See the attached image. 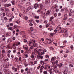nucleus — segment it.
<instances>
[{
	"instance_id": "obj_1",
	"label": "nucleus",
	"mask_w": 74,
	"mask_h": 74,
	"mask_svg": "<svg viewBox=\"0 0 74 74\" xmlns=\"http://www.w3.org/2000/svg\"><path fill=\"white\" fill-rule=\"evenodd\" d=\"M36 46L33 47L32 46V47H30L29 49V51H32L33 49L34 50V51L36 53H38V54L40 53L38 52V50H37V48H38V45L37 44H35Z\"/></svg>"
},
{
	"instance_id": "obj_2",
	"label": "nucleus",
	"mask_w": 74,
	"mask_h": 74,
	"mask_svg": "<svg viewBox=\"0 0 74 74\" xmlns=\"http://www.w3.org/2000/svg\"><path fill=\"white\" fill-rule=\"evenodd\" d=\"M36 43H35V41L34 40H33L31 42H29V46H31V47H34L36 45Z\"/></svg>"
},
{
	"instance_id": "obj_3",
	"label": "nucleus",
	"mask_w": 74,
	"mask_h": 74,
	"mask_svg": "<svg viewBox=\"0 0 74 74\" xmlns=\"http://www.w3.org/2000/svg\"><path fill=\"white\" fill-rule=\"evenodd\" d=\"M39 5L40 6V7H41L42 8V9L43 8L42 7V5L41 4H40L39 5L38 4L36 3L34 5V8L35 9H36L37 8V7L39 8Z\"/></svg>"
},
{
	"instance_id": "obj_4",
	"label": "nucleus",
	"mask_w": 74,
	"mask_h": 74,
	"mask_svg": "<svg viewBox=\"0 0 74 74\" xmlns=\"http://www.w3.org/2000/svg\"><path fill=\"white\" fill-rule=\"evenodd\" d=\"M46 40H47V42H46V43H45L44 42H43L45 44V45H46V44H50L51 43V42L52 41H53V40H51V39H49L48 38H46Z\"/></svg>"
},
{
	"instance_id": "obj_5",
	"label": "nucleus",
	"mask_w": 74,
	"mask_h": 74,
	"mask_svg": "<svg viewBox=\"0 0 74 74\" xmlns=\"http://www.w3.org/2000/svg\"><path fill=\"white\" fill-rule=\"evenodd\" d=\"M63 32H64L63 35L64 37H67L68 36V34H67V30H64L63 31Z\"/></svg>"
},
{
	"instance_id": "obj_6",
	"label": "nucleus",
	"mask_w": 74,
	"mask_h": 74,
	"mask_svg": "<svg viewBox=\"0 0 74 74\" xmlns=\"http://www.w3.org/2000/svg\"><path fill=\"white\" fill-rule=\"evenodd\" d=\"M57 28H58V31H60V33H62V29H61V27L60 25H58Z\"/></svg>"
},
{
	"instance_id": "obj_7",
	"label": "nucleus",
	"mask_w": 74,
	"mask_h": 74,
	"mask_svg": "<svg viewBox=\"0 0 74 74\" xmlns=\"http://www.w3.org/2000/svg\"><path fill=\"white\" fill-rule=\"evenodd\" d=\"M37 58L38 59H42L43 58V56H41V55L38 54L37 56Z\"/></svg>"
},
{
	"instance_id": "obj_8",
	"label": "nucleus",
	"mask_w": 74,
	"mask_h": 74,
	"mask_svg": "<svg viewBox=\"0 0 74 74\" xmlns=\"http://www.w3.org/2000/svg\"><path fill=\"white\" fill-rule=\"evenodd\" d=\"M23 48L25 49V50H27V49H28V47L26 45H23Z\"/></svg>"
},
{
	"instance_id": "obj_9",
	"label": "nucleus",
	"mask_w": 74,
	"mask_h": 74,
	"mask_svg": "<svg viewBox=\"0 0 74 74\" xmlns=\"http://www.w3.org/2000/svg\"><path fill=\"white\" fill-rule=\"evenodd\" d=\"M50 14L49 12H45L44 15H46L47 16H48V15H49V14Z\"/></svg>"
},
{
	"instance_id": "obj_10",
	"label": "nucleus",
	"mask_w": 74,
	"mask_h": 74,
	"mask_svg": "<svg viewBox=\"0 0 74 74\" xmlns=\"http://www.w3.org/2000/svg\"><path fill=\"white\" fill-rule=\"evenodd\" d=\"M15 44V45H16V46L20 45H21V43H20V42H16Z\"/></svg>"
},
{
	"instance_id": "obj_11",
	"label": "nucleus",
	"mask_w": 74,
	"mask_h": 74,
	"mask_svg": "<svg viewBox=\"0 0 74 74\" xmlns=\"http://www.w3.org/2000/svg\"><path fill=\"white\" fill-rule=\"evenodd\" d=\"M56 59V57L55 56L52 57L51 59V62H52V61H54V60H55Z\"/></svg>"
},
{
	"instance_id": "obj_12",
	"label": "nucleus",
	"mask_w": 74,
	"mask_h": 74,
	"mask_svg": "<svg viewBox=\"0 0 74 74\" xmlns=\"http://www.w3.org/2000/svg\"><path fill=\"white\" fill-rule=\"evenodd\" d=\"M67 15L66 14H65L64 15V19H63V21H64V20H66L67 19Z\"/></svg>"
},
{
	"instance_id": "obj_13",
	"label": "nucleus",
	"mask_w": 74,
	"mask_h": 74,
	"mask_svg": "<svg viewBox=\"0 0 74 74\" xmlns=\"http://www.w3.org/2000/svg\"><path fill=\"white\" fill-rule=\"evenodd\" d=\"M10 35H11V32H10L6 33V36L7 37H8V36H10Z\"/></svg>"
},
{
	"instance_id": "obj_14",
	"label": "nucleus",
	"mask_w": 74,
	"mask_h": 74,
	"mask_svg": "<svg viewBox=\"0 0 74 74\" xmlns=\"http://www.w3.org/2000/svg\"><path fill=\"white\" fill-rule=\"evenodd\" d=\"M32 7L31 6H29V7L27 8L26 11V12H28L30 9H31Z\"/></svg>"
},
{
	"instance_id": "obj_15",
	"label": "nucleus",
	"mask_w": 74,
	"mask_h": 74,
	"mask_svg": "<svg viewBox=\"0 0 74 74\" xmlns=\"http://www.w3.org/2000/svg\"><path fill=\"white\" fill-rule=\"evenodd\" d=\"M31 36L32 37H33V38H37V36L34 34L33 35L32 34Z\"/></svg>"
},
{
	"instance_id": "obj_16",
	"label": "nucleus",
	"mask_w": 74,
	"mask_h": 74,
	"mask_svg": "<svg viewBox=\"0 0 74 74\" xmlns=\"http://www.w3.org/2000/svg\"><path fill=\"white\" fill-rule=\"evenodd\" d=\"M34 15H35L34 16V18L35 19H39V16L36 15L35 14H34Z\"/></svg>"
},
{
	"instance_id": "obj_17",
	"label": "nucleus",
	"mask_w": 74,
	"mask_h": 74,
	"mask_svg": "<svg viewBox=\"0 0 74 74\" xmlns=\"http://www.w3.org/2000/svg\"><path fill=\"white\" fill-rule=\"evenodd\" d=\"M67 8H64L62 10H61L62 11H64L65 12H66L67 11Z\"/></svg>"
},
{
	"instance_id": "obj_18",
	"label": "nucleus",
	"mask_w": 74,
	"mask_h": 74,
	"mask_svg": "<svg viewBox=\"0 0 74 74\" xmlns=\"http://www.w3.org/2000/svg\"><path fill=\"white\" fill-rule=\"evenodd\" d=\"M3 71L5 74H7V73L8 72V70H7L6 69H4Z\"/></svg>"
},
{
	"instance_id": "obj_19",
	"label": "nucleus",
	"mask_w": 74,
	"mask_h": 74,
	"mask_svg": "<svg viewBox=\"0 0 74 74\" xmlns=\"http://www.w3.org/2000/svg\"><path fill=\"white\" fill-rule=\"evenodd\" d=\"M50 2V0H46L45 3L48 4Z\"/></svg>"
},
{
	"instance_id": "obj_20",
	"label": "nucleus",
	"mask_w": 74,
	"mask_h": 74,
	"mask_svg": "<svg viewBox=\"0 0 74 74\" xmlns=\"http://www.w3.org/2000/svg\"><path fill=\"white\" fill-rule=\"evenodd\" d=\"M4 11L5 12H8L10 11V10H9V9H8V8H5Z\"/></svg>"
},
{
	"instance_id": "obj_21",
	"label": "nucleus",
	"mask_w": 74,
	"mask_h": 74,
	"mask_svg": "<svg viewBox=\"0 0 74 74\" xmlns=\"http://www.w3.org/2000/svg\"><path fill=\"white\" fill-rule=\"evenodd\" d=\"M5 5L6 6V7H10V6H11V5L10 3H9L8 4H5Z\"/></svg>"
},
{
	"instance_id": "obj_22",
	"label": "nucleus",
	"mask_w": 74,
	"mask_h": 74,
	"mask_svg": "<svg viewBox=\"0 0 74 74\" xmlns=\"http://www.w3.org/2000/svg\"><path fill=\"white\" fill-rule=\"evenodd\" d=\"M53 7L54 9H56V8H58V5H54L53 6Z\"/></svg>"
},
{
	"instance_id": "obj_23",
	"label": "nucleus",
	"mask_w": 74,
	"mask_h": 74,
	"mask_svg": "<svg viewBox=\"0 0 74 74\" xmlns=\"http://www.w3.org/2000/svg\"><path fill=\"white\" fill-rule=\"evenodd\" d=\"M55 64V62H52V67H54Z\"/></svg>"
},
{
	"instance_id": "obj_24",
	"label": "nucleus",
	"mask_w": 74,
	"mask_h": 74,
	"mask_svg": "<svg viewBox=\"0 0 74 74\" xmlns=\"http://www.w3.org/2000/svg\"><path fill=\"white\" fill-rule=\"evenodd\" d=\"M15 60L16 62H18L19 61V59H18V58H16L15 59Z\"/></svg>"
},
{
	"instance_id": "obj_25",
	"label": "nucleus",
	"mask_w": 74,
	"mask_h": 74,
	"mask_svg": "<svg viewBox=\"0 0 74 74\" xmlns=\"http://www.w3.org/2000/svg\"><path fill=\"white\" fill-rule=\"evenodd\" d=\"M67 71L66 70H65L63 71V73L65 74H66L67 73Z\"/></svg>"
},
{
	"instance_id": "obj_26",
	"label": "nucleus",
	"mask_w": 74,
	"mask_h": 74,
	"mask_svg": "<svg viewBox=\"0 0 74 74\" xmlns=\"http://www.w3.org/2000/svg\"><path fill=\"white\" fill-rule=\"evenodd\" d=\"M29 64L31 65V66H34V64H33V62H30Z\"/></svg>"
},
{
	"instance_id": "obj_27",
	"label": "nucleus",
	"mask_w": 74,
	"mask_h": 74,
	"mask_svg": "<svg viewBox=\"0 0 74 74\" xmlns=\"http://www.w3.org/2000/svg\"><path fill=\"white\" fill-rule=\"evenodd\" d=\"M52 69H51L49 70V72L50 74H52Z\"/></svg>"
},
{
	"instance_id": "obj_28",
	"label": "nucleus",
	"mask_w": 74,
	"mask_h": 74,
	"mask_svg": "<svg viewBox=\"0 0 74 74\" xmlns=\"http://www.w3.org/2000/svg\"><path fill=\"white\" fill-rule=\"evenodd\" d=\"M55 35V34L54 33H51L49 34V36L50 37H52L53 36H54Z\"/></svg>"
},
{
	"instance_id": "obj_29",
	"label": "nucleus",
	"mask_w": 74,
	"mask_h": 74,
	"mask_svg": "<svg viewBox=\"0 0 74 74\" xmlns=\"http://www.w3.org/2000/svg\"><path fill=\"white\" fill-rule=\"evenodd\" d=\"M24 65H25V67H27V66L29 65V64L27 63H24Z\"/></svg>"
},
{
	"instance_id": "obj_30",
	"label": "nucleus",
	"mask_w": 74,
	"mask_h": 74,
	"mask_svg": "<svg viewBox=\"0 0 74 74\" xmlns=\"http://www.w3.org/2000/svg\"><path fill=\"white\" fill-rule=\"evenodd\" d=\"M69 21L71 23H72V22H73V19L72 18H70L69 19Z\"/></svg>"
},
{
	"instance_id": "obj_31",
	"label": "nucleus",
	"mask_w": 74,
	"mask_h": 74,
	"mask_svg": "<svg viewBox=\"0 0 74 74\" xmlns=\"http://www.w3.org/2000/svg\"><path fill=\"white\" fill-rule=\"evenodd\" d=\"M43 49H39L38 50V51L39 52H42V51H43Z\"/></svg>"
},
{
	"instance_id": "obj_32",
	"label": "nucleus",
	"mask_w": 74,
	"mask_h": 74,
	"mask_svg": "<svg viewBox=\"0 0 74 74\" xmlns=\"http://www.w3.org/2000/svg\"><path fill=\"white\" fill-rule=\"evenodd\" d=\"M26 5L28 6L30 5V3L29 2H27L26 3Z\"/></svg>"
},
{
	"instance_id": "obj_33",
	"label": "nucleus",
	"mask_w": 74,
	"mask_h": 74,
	"mask_svg": "<svg viewBox=\"0 0 74 74\" xmlns=\"http://www.w3.org/2000/svg\"><path fill=\"white\" fill-rule=\"evenodd\" d=\"M69 10H70V12L71 13H72V14H73V12H74V11H73V10H72V9H69Z\"/></svg>"
},
{
	"instance_id": "obj_34",
	"label": "nucleus",
	"mask_w": 74,
	"mask_h": 74,
	"mask_svg": "<svg viewBox=\"0 0 74 74\" xmlns=\"http://www.w3.org/2000/svg\"><path fill=\"white\" fill-rule=\"evenodd\" d=\"M58 28H56V29L54 30V32H55L56 33H57V31H58Z\"/></svg>"
},
{
	"instance_id": "obj_35",
	"label": "nucleus",
	"mask_w": 74,
	"mask_h": 74,
	"mask_svg": "<svg viewBox=\"0 0 74 74\" xmlns=\"http://www.w3.org/2000/svg\"><path fill=\"white\" fill-rule=\"evenodd\" d=\"M28 22L29 23H32V20H30L28 21Z\"/></svg>"
},
{
	"instance_id": "obj_36",
	"label": "nucleus",
	"mask_w": 74,
	"mask_h": 74,
	"mask_svg": "<svg viewBox=\"0 0 74 74\" xmlns=\"http://www.w3.org/2000/svg\"><path fill=\"white\" fill-rule=\"evenodd\" d=\"M14 72H15V73H16L17 71H18V69H17V68H15L14 69Z\"/></svg>"
},
{
	"instance_id": "obj_37",
	"label": "nucleus",
	"mask_w": 74,
	"mask_h": 74,
	"mask_svg": "<svg viewBox=\"0 0 74 74\" xmlns=\"http://www.w3.org/2000/svg\"><path fill=\"white\" fill-rule=\"evenodd\" d=\"M29 15H30V16H31V15H34V14L32 12H30L29 13Z\"/></svg>"
},
{
	"instance_id": "obj_38",
	"label": "nucleus",
	"mask_w": 74,
	"mask_h": 74,
	"mask_svg": "<svg viewBox=\"0 0 74 74\" xmlns=\"http://www.w3.org/2000/svg\"><path fill=\"white\" fill-rule=\"evenodd\" d=\"M45 58H49V55H46L45 56Z\"/></svg>"
},
{
	"instance_id": "obj_39",
	"label": "nucleus",
	"mask_w": 74,
	"mask_h": 74,
	"mask_svg": "<svg viewBox=\"0 0 74 74\" xmlns=\"http://www.w3.org/2000/svg\"><path fill=\"white\" fill-rule=\"evenodd\" d=\"M8 60H9V59L8 58H7L4 60L5 62H7V61H8Z\"/></svg>"
},
{
	"instance_id": "obj_40",
	"label": "nucleus",
	"mask_w": 74,
	"mask_h": 74,
	"mask_svg": "<svg viewBox=\"0 0 74 74\" xmlns=\"http://www.w3.org/2000/svg\"><path fill=\"white\" fill-rule=\"evenodd\" d=\"M40 54L41 55H44L45 54V53H44V52L43 51L40 53Z\"/></svg>"
},
{
	"instance_id": "obj_41",
	"label": "nucleus",
	"mask_w": 74,
	"mask_h": 74,
	"mask_svg": "<svg viewBox=\"0 0 74 74\" xmlns=\"http://www.w3.org/2000/svg\"><path fill=\"white\" fill-rule=\"evenodd\" d=\"M37 64V61H35L34 62V64Z\"/></svg>"
},
{
	"instance_id": "obj_42",
	"label": "nucleus",
	"mask_w": 74,
	"mask_h": 74,
	"mask_svg": "<svg viewBox=\"0 0 74 74\" xmlns=\"http://www.w3.org/2000/svg\"><path fill=\"white\" fill-rule=\"evenodd\" d=\"M40 67H41V65L39 64L38 66L37 69H40Z\"/></svg>"
},
{
	"instance_id": "obj_43",
	"label": "nucleus",
	"mask_w": 74,
	"mask_h": 74,
	"mask_svg": "<svg viewBox=\"0 0 74 74\" xmlns=\"http://www.w3.org/2000/svg\"><path fill=\"white\" fill-rule=\"evenodd\" d=\"M30 56L32 59H34V55H32Z\"/></svg>"
},
{
	"instance_id": "obj_44",
	"label": "nucleus",
	"mask_w": 74,
	"mask_h": 74,
	"mask_svg": "<svg viewBox=\"0 0 74 74\" xmlns=\"http://www.w3.org/2000/svg\"><path fill=\"white\" fill-rule=\"evenodd\" d=\"M12 5H15V2L14 1H12Z\"/></svg>"
},
{
	"instance_id": "obj_45",
	"label": "nucleus",
	"mask_w": 74,
	"mask_h": 74,
	"mask_svg": "<svg viewBox=\"0 0 74 74\" xmlns=\"http://www.w3.org/2000/svg\"><path fill=\"white\" fill-rule=\"evenodd\" d=\"M24 19L26 20H27V19H28V17L27 16H25L24 17Z\"/></svg>"
},
{
	"instance_id": "obj_46",
	"label": "nucleus",
	"mask_w": 74,
	"mask_h": 74,
	"mask_svg": "<svg viewBox=\"0 0 74 74\" xmlns=\"http://www.w3.org/2000/svg\"><path fill=\"white\" fill-rule=\"evenodd\" d=\"M1 48L3 49V48H4V45H1Z\"/></svg>"
},
{
	"instance_id": "obj_47",
	"label": "nucleus",
	"mask_w": 74,
	"mask_h": 74,
	"mask_svg": "<svg viewBox=\"0 0 74 74\" xmlns=\"http://www.w3.org/2000/svg\"><path fill=\"white\" fill-rule=\"evenodd\" d=\"M21 72L22 73H23L24 72V70L23 69H21Z\"/></svg>"
},
{
	"instance_id": "obj_48",
	"label": "nucleus",
	"mask_w": 74,
	"mask_h": 74,
	"mask_svg": "<svg viewBox=\"0 0 74 74\" xmlns=\"http://www.w3.org/2000/svg\"><path fill=\"white\" fill-rule=\"evenodd\" d=\"M47 71H44L43 72V73L44 74H47Z\"/></svg>"
},
{
	"instance_id": "obj_49",
	"label": "nucleus",
	"mask_w": 74,
	"mask_h": 74,
	"mask_svg": "<svg viewBox=\"0 0 74 74\" xmlns=\"http://www.w3.org/2000/svg\"><path fill=\"white\" fill-rule=\"evenodd\" d=\"M53 71H56V68L55 67L53 69Z\"/></svg>"
},
{
	"instance_id": "obj_50",
	"label": "nucleus",
	"mask_w": 74,
	"mask_h": 74,
	"mask_svg": "<svg viewBox=\"0 0 74 74\" xmlns=\"http://www.w3.org/2000/svg\"><path fill=\"white\" fill-rule=\"evenodd\" d=\"M44 23H48V21L47 20H46L44 22Z\"/></svg>"
},
{
	"instance_id": "obj_51",
	"label": "nucleus",
	"mask_w": 74,
	"mask_h": 74,
	"mask_svg": "<svg viewBox=\"0 0 74 74\" xmlns=\"http://www.w3.org/2000/svg\"><path fill=\"white\" fill-rule=\"evenodd\" d=\"M2 52L3 53H5V50H4V49H3L2 50Z\"/></svg>"
},
{
	"instance_id": "obj_52",
	"label": "nucleus",
	"mask_w": 74,
	"mask_h": 74,
	"mask_svg": "<svg viewBox=\"0 0 74 74\" xmlns=\"http://www.w3.org/2000/svg\"><path fill=\"white\" fill-rule=\"evenodd\" d=\"M48 30H50V31H51V30H53V29H52V28H48Z\"/></svg>"
},
{
	"instance_id": "obj_53",
	"label": "nucleus",
	"mask_w": 74,
	"mask_h": 74,
	"mask_svg": "<svg viewBox=\"0 0 74 74\" xmlns=\"http://www.w3.org/2000/svg\"><path fill=\"white\" fill-rule=\"evenodd\" d=\"M55 64H58V60H56L55 62Z\"/></svg>"
},
{
	"instance_id": "obj_54",
	"label": "nucleus",
	"mask_w": 74,
	"mask_h": 74,
	"mask_svg": "<svg viewBox=\"0 0 74 74\" xmlns=\"http://www.w3.org/2000/svg\"><path fill=\"white\" fill-rule=\"evenodd\" d=\"M1 10H3V11H4V10H5V9H4V8L3 7H2L1 8Z\"/></svg>"
},
{
	"instance_id": "obj_55",
	"label": "nucleus",
	"mask_w": 74,
	"mask_h": 74,
	"mask_svg": "<svg viewBox=\"0 0 74 74\" xmlns=\"http://www.w3.org/2000/svg\"><path fill=\"white\" fill-rule=\"evenodd\" d=\"M27 74H32V73H31L30 71H28L27 72Z\"/></svg>"
},
{
	"instance_id": "obj_56",
	"label": "nucleus",
	"mask_w": 74,
	"mask_h": 74,
	"mask_svg": "<svg viewBox=\"0 0 74 74\" xmlns=\"http://www.w3.org/2000/svg\"><path fill=\"white\" fill-rule=\"evenodd\" d=\"M72 15H73V13L70 12L69 14V16H71Z\"/></svg>"
},
{
	"instance_id": "obj_57",
	"label": "nucleus",
	"mask_w": 74,
	"mask_h": 74,
	"mask_svg": "<svg viewBox=\"0 0 74 74\" xmlns=\"http://www.w3.org/2000/svg\"><path fill=\"white\" fill-rule=\"evenodd\" d=\"M69 52H70V51L68 49L67 50V51H66V53H69Z\"/></svg>"
},
{
	"instance_id": "obj_58",
	"label": "nucleus",
	"mask_w": 74,
	"mask_h": 74,
	"mask_svg": "<svg viewBox=\"0 0 74 74\" xmlns=\"http://www.w3.org/2000/svg\"><path fill=\"white\" fill-rule=\"evenodd\" d=\"M1 1H2V2H6V0H1Z\"/></svg>"
},
{
	"instance_id": "obj_59",
	"label": "nucleus",
	"mask_w": 74,
	"mask_h": 74,
	"mask_svg": "<svg viewBox=\"0 0 74 74\" xmlns=\"http://www.w3.org/2000/svg\"><path fill=\"white\" fill-rule=\"evenodd\" d=\"M7 46V48H10V46L9 45H8Z\"/></svg>"
},
{
	"instance_id": "obj_60",
	"label": "nucleus",
	"mask_w": 74,
	"mask_h": 74,
	"mask_svg": "<svg viewBox=\"0 0 74 74\" xmlns=\"http://www.w3.org/2000/svg\"><path fill=\"white\" fill-rule=\"evenodd\" d=\"M16 39V38H15V37H13L12 38V39L13 40H15Z\"/></svg>"
},
{
	"instance_id": "obj_61",
	"label": "nucleus",
	"mask_w": 74,
	"mask_h": 74,
	"mask_svg": "<svg viewBox=\"0 0 74 74\" xmlns=\"http://www.w3.org/2000/svg\"><path fill=\"white\" fill-rule=\"evenodd\" d=\"M4 19L5 20V21H7L8 20V19H7V17H5L4 18Z\"/></svg>"
},
{
	"instance_id": "obj_62",
	"label": "nucleus",
	"mask_w": 74,
	"mask_h": 74,
	"mask_svg": "<svg viewBox=\"0 0 74 74\" xmlns=\"http://www.w3.org/2000/svg\"><path fill=\"white\" fill-rule=\"evenodd\" d=\"M50 49L52 50V49L53 50L54 49L52 47H50Z\"/></svg>"
},
{
	"instance_id": "obj_63",
	"label": "nucleus",
	"mask_w": 74,
	"mask_h": 74,
	"mask_svg": "<svg viewBox=\"0 0 74 74\" xmlns=\"http://www.w3.org/2000/svg\"><path fill=\"white\" fill-rule=\"evenodd\" d=\"M36 22H37V23H39V20H36Z\"/></svg>"
},
{
	"instance_id": "obj_64",
	"label": "nucleus",
	"mask_w": 74,
	"mask_h": 74,
	"mask_svg": "<svg viewBox=\"0 0 74 74\" xmlns=\"http://www.w3.org/2000/svg\"><path fill=\"white\" fill-rule=\"evenodd\" d=\"M9 25L10 26H13V23H10Z\"/></svg>"
}]
</instances>
